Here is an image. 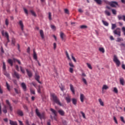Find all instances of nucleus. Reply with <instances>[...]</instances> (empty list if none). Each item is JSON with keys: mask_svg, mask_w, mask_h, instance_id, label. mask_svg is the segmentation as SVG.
Masks as SVG:
<instances>
[{"mask_svg": "<svg viewBox=\"0 0 125 125\" xmlns=\"http://www.w3.org/2000/svg\"><path fill=\"white\" fill-rule=\"evenodd\" d=\"M70 90H71V91H72V93L73 94H75V89L74 88V86L73 85V84H70Z\"/></svg>", "mask_w": 125, "mask_h": 125, "instance_id": "obj_14", "label": "nucleus"}, {"mask_svg": "<svg viewBox=\"0 0 125 125\" xmlns=\"http://www.w3.org/2000/svg\"><path fill=\"white\" fill-rule=\"evenodd\" d=\"M120 83L122 85H125V80H124V78H120Z\"/></svg>", "mask_w": 125, "mask_h": 125, "instance_id": "obj_21", "label": "nucleus"}, {"mask_svg": "<svg viewBox=\"0 0 125 125\" xmlns=\"http://www.w3.org/2000/svg\"><path fill=\"white\" fill-rule=\"evenodd\" d=\"M4 75L7 76V78H9V77H10V75L7 72H5Z\"/></svg>", "mask_w": 125, "mask_h": 125, "instance_id": "obj_60", "label": "nucleus"}, {"mask_svg": "<svg viewBox=\"0 0 125 125\" xmlns=\"http://www.w3.org/2000/svg\"><path fill=\"white\" fill-rule=\"evenodd\" d=\"M30 12L33 16H34V17H37V14H36V12L34 11V10H31Z\"/></svg>", "mask_w": 125, "mask_h": 125, "instance_id": "obj_28", "label": "nucleus"}, {"mask_svg": "<svg viewBox=\"0 0 125 125\" xmlns=\"http://www.w3.org/2000/svg\"><path fill=\"white\" fill-rule=\"evenodd\" d=\"M6 103L8 105L6 106L7 108H8L10 111H12V110H13L12 106H11V104H10V103H9V101L7 100L6 101Z\"/></svg>", "mask_w": 125, "mask_h": 125, "instance_id": "obj_7", "label": "nucleus"}, {"mask_svg": "<svg viewBox=\"0 0 125 125\" xmlns=\"http://www.w3.org/2000/svg\"><path fill=\"white\" fill-rule=\"evenodd\" d=\"M6 86L7 87V89L10 91V85H9V84H8V83L6 82Z\"/></svg>", "mask_w": 125, "mask_h": 125, "instance_id": "obj_31", "label": "nucleus"}, {"mask_svg": "<svg viewBox=\"0 0 125 125\" xmlns=\"http://www.w3.org/2000/svg\"><path fill=\"white\" fill-rule=\"evenodd\" d=\"M9 122H10V125H18L17 124V122H16V121H13L10 120Z\"/></svg>", "mask_w": 125, "mask_h": 125, "instance_id": "obj_23", "label": "nucleus"}, {"mask_svg": "<svg viewBox=\"0 0 125 125\" xmlns=\"http://www.w3.org/2000/svg\"><path fill=\"white\" fill-rule=\"evenodd\" d=\"M13 61L14 62H17L19 65H21V62L19 60L14 58Z\"/></svg>", "mask_w": 125, "mask_h": 125, "instance_id": "obj_36", "label": "nucleus"}, {"mask_svg": "<svg viewBox=\"0 0 125 125\" xmlns=\"http://www.w3.org/2000/svg\"><path fill=\"white\" fill-rule=\"evenodd\" d=\"M37 91H38V93H41V86H39L38 88L37 89Z\"/></svg>", "mask_w": 125, "mask_h": 125, "instance_id": "obj_56", "label": "nucleus"}, {"mask_svg": "<svg viewBox=\"0 0 125 125\" xmlns=\"http://www.w3.org/2000/svg\"><path fill=\"white\" fill-rule=\"evenodd\" d=\"M12 44H13V45H15V39L12 40Z\"/></svg>", "mask_w": 125, "mask_h": 125, "instance_id": "obj_59", "label": "nucleus"}, {"mask_svg": "<svg viewBox=\"0 0 125 125\" xmlns=\"http://www.w3.org/2000/svg\"><path fill=\"white\" fill-rule=\"evenodd\" d=\"M69 65L70 66V67H71L70 68H74L75 67V65H74V64L72 62H69Z\"/></svg>", "mask_w": 125, "mask_h": 125, "instance_id": "obj_41", "label": "nucleus"}, {"mask_svg": "<svg viewBox=\"0 0 125 125\" xmlns=\"http://www.w3.org/2000/svg\"><path fill=\"white\" fill-rule=\"evenodd\" d=\"M113 92H115V93H118V92H119V91H118V89L117 88V87H114L113 88Z\"/></svg>", "mask_w": 125, "mask_h": 125, "instance_id": "obj_45", "label": "nucleus"}, {"mask_svg": "<svg viewBox=\"0 0 125 125\" xmlns=\"http://www.w3.org/2000/svg\"><path fill=\"white\" fill-rule=\"evenodd\" d=\"M21 71L22 72V74H25V70L23 69L22 66H20Z\"/></svg>", "mask_w": 125, "mask_h": 125, "instance_id": "obj_47", "label": "nucleus"}, {"mask_svg": "<svg viewBox=\"0 0 125 125\" xmlns=\"http://www.w3.org/2000/svg\"><path fill=\"white\" fill-rule=\"evenodd\" d=\"M112 30H114L115 28H117V25L116 24L112 23Z\"/></svg>", "mask_w": 125, "mask_h": 125, "instance_id": "obj_38", "label": "nucleus"}, {"mask_svg": "<svg viewBox=\"0 0 125 125\" xmlns=\"http://www.w3.org/2000/svg\"><path fill=\"white\" fill-rule=\"evenodd\" d=\"M65 99L68 103H70V102H71V97L70 96H67L66 97Z\"/></svg>", "mask_w": 125, "mask_h": 125, "instance_id": "obj_19", "label": "nucleus"}, {"mask_svg": "<svg viewBox=\"0 0 125 125\" xmlns=\"http://www.w3.org/2000/svg\"><path fill=\"white\" fill-rule=\"evenodd\" d=\"M13 77H15L17 79H20L19 74H18L16 71L14 72Z\"/></svg>", "mask_w": 125, "mask_h": 125, "instance_id": "obj_15", "label": "nucleus"}, {"mask_svg": "<svg viewBox=\"0 0 125 125\" xmlns=\"http://www.w3.org/2000/svg\"><path fill=\"white\" fill-rule=\"evenodd\" d=\"M122 41H123V39H122L120 38H117L116 42H122Z\"/></svg>", "mask_w": 125, "mask_h": 125, "instance_id": "obj_57", "label": "nucleus"}, {"mask_svg": "<svg viewBox=\"0 0 125 125\" xmlns=\"http://www.w3.org/2000/svg\"><path fill=\"white\" fill-rule=\"evenodd\" d=\"M117 18L119 20H123L125 22V15H118Z\"/></svg>", "mask_w": 125, "mask_h": 125, "instance_id": "obj_9", "label": "nucleus"}, {"mask_svg": "<svg viewBox=\"0 0 125 125\" xmlns=\"http://www.w3.org/2000/svg\"><path fill=\"white\" fill-rule=\"evenodd\" d=\"M1 34L6 38L8 41L7 42H9V35H8V33H7V32H4V30H2L1 31Z\"/></svg>", "mask_w": 125, "mask_h": 125, "instance_id": "obj_4", "label": "nucleus"}, {"mask_svg": "<svg viewBox=\"0 0 125 125\" xmlns=\"http://www.w3.org/2000/svg\"><path fill=\"white\" fill-rule=\"evenodd\" d=\"M82 81L85 84L87 85V82L86 81V80H85V79L83 78H82Z\"/></svg>", "mask_w": 125, "mask_h": 125, "instance_id": "obj_44", "label": "nucleus"}, {"mask_svg": "<svg viewBox=\"0 0 125 125\" xmlns=\"http://www.w3.org/2000/svg\"><path fill=\"white\" fill-rule=\"evenodd\" d=\"M60 37H61V38L62 39V41H64V39L65 37H66V36L65 35L64 33L61 32L60 33Z\"/></svg>", "mask_w": 125, "mask_h": 125, "instance_id": "obj_18", "label": "nucleus"}, {"mask_svg": "<svg viewBox=\"0 0 125 125\" xmlns=\"http://www.w3.org/2000/svg\"><path fill=\"white\" fill-rule=\"evenodd\" d=\"M40 34L42 39L43 40V39H44V34H43V31L42 30H40Z\"/></svg>", "mask_w": 125, "mask_h": 125, "instance_id": "obj_16", "label": "nucleus"}, {"mask_svg": "<svg viewBox=\"0 0 125 125\" xmlns=\"http://www.w3.org/2000/svg\"><path fill=\"white\" fill-rule=\"evenodd\" d=\"M71 57H72V60H73V61H74V62H77V60H76V58H74V56L73 55V54H71Z\"/></svg>", "mask_w": 125, "mask_h": 125, "instance_id": "obj_53", "label": "nucleus"}, {"mask_svg": "<svg viewBox=\"0 0 125 125\" xmlns=\"http://www.w3.org/2000/svg\"><path fill=\"white\" fill-rule=\"evenodd\" d=\"M81 114H82L83 117L84 119H85V114H84V113H83V111H81Z\"/></svg>", "mask_w": 125, "mask_h": 125, "instance_id": "obj_55", "label": "nucleus"}, {"mask_svg": "<svg viewBox=\"0 0 125 125\" xmlns=\"http://www.w3.org/2000/svg\"><path fill=\"white\" fill-rule=\"evenodd\" d=\"M33 58L35 60H37L38 59V56H37V53L35 51V49L33 50Z\"/></svg>", "mask_w": 125, "mask_h": 125, "instance_id": "obj_22", "label": "nucleus"}, {"mask_svg": "<svg viewBox=\"0 0 125 125\" xmlns=\"http://www.w3.org/2000/svg\"><path fill=\"white\" fill-rule=\"evenodd\" d=\"M19 24L21 26V28L22 31H24V25L23 24V22L22 21H19Z\"/></svg>", "mask_w": 125, "mask_h": 125, "instance_id": "obj_17", "label": "nucleus"}, {"mask_svg": "<svg viewBox=\"0 0 125 125\" xmlns=\"http://www.w3.org/2000/svg\"><path fill=\"white\" fill-rule=\"evenodd\" d=\"M121 47V49H124L125 50V44L124 43H122L121 44H120Z\"/></svg>", "mask_w": 125, "mask_h": 125, "instance_id": "obj_35", "label": "nucleus"}, {"mask_svg": "<svg viewBox=\"0 0 125 125\" xmlns=\"http://www.w3.org/2000/svg\"><path fill=\"white\" fill-rule=\"evenodd\" d=\"M113 61L118 67H120V65H121V62H120V60L118 59V57H117V55H114L113 56Z\"/></svg>", "mask_w": 125, "mask_h": 125, "instance_id": "obj_3", "label": "nucleus"}, {"mask_svg": "<svg viewBox=\"0 0 125 125\" xmlns=\"http://www.w3.org/2000/svg\"><path fill=\"white\" fill-rule=\"evenodd\" d=\"M97 4H99V5H101L102 4V0H94Z\"/></svg>", "mask_w": 125, "mask_h": 125, "instance_id": "obj_25", "label": "nucleus"}, {"mask_svg": "<svg viewBox=\"0 0 125 125\" xmlns=\"http://www.w3.org/2000/svg\"><path fill=\"white\" fill-rule=\"evenodd\" d=\"M86 65L89 69H90V70H92V67L91 66V65L90 64H89V63H87Z\"/></svg>", "mask_w": 125, "mask_h": 125, "instance_id": "obj_43", "label": "nucleus"}, {"mask_svg": "<svg viewBox=\"0 0 125 125\" xmlns=\"http://www.w3.org/2000/svg\"><path fill=\"white\" fill-rule=\"evenodd\" d=\"M2 111L4 114H6L7 113V106L6 105H4L3 109Z\"/></svg>", "mask_w": 125, "mask_h": 125, "instance_id": "obj_20", "label": "nucleus"}, {"mask_svg": "<svg viewBox=\"0 0 125 125\" xmlns=\"http://www.w3.org/2000/svg\"><path fill=\"white\" fill-rule=\"evenodd\" d=\"M35 79L36 81H37L38 83H42V82L40 81V79H41V77L40 76V75H38L37 73L35 74Z\"/></svg>", "mask_w": 125, "mask_h": 125, "instance_id": "obj_8", "label": "nucleus"}, {"mask_svg": "<svg viewBox=\"0 0 125 125\" xmlns=\"http://www.w3.org/2000/svg\"><path fill=\"white\" fill-rule=\"evenodd\" d=\"M113 120H114L115 124H118V121L117 120V118H116V117H113Z\"/></svg>", "mask_w": 125, "mask_h": 125, "instance_id": "obj_58", "label": "nucleus"}, {"mask_svg": "<svg viewBox=\"0 0 125 125\" xmlns=\"http://www.w3.org/2000/svg\"><path fill=\"white\" fill-rule=\"evenodd\" d=\"M35 112L37 116H38V117H39L41 120H42V119H44V113H42L41 114L38 108H36Z\"/></svg>", "mask_w": 125, "mask_h": 125, "instance_id": "obj_2", "label": "nucleus"}, {"mask_svg": "<svg viewBox=\"0 0 125 125\" xmlns=\"http://www.w3.org/2000/svg\"><path fill=\"white\" fill-rule=\"evenodd\" d=\"M118 2L116 1H111L109 2V5L111 6V7H116L118 6Z\"/></svg>", "mask_w": 125, "mask_h": 125, "instance_id": "obj_6", "label": "nucleus"}, {"mask_svg": "<svg viewBox=\"0 0 125 125\" xmlns=\"http://www.w3.org/2000/svg\"><path fill=\"white\" fill-rule=\"evenodd\" d=\"M120 119L121 120V121L123 122V123H124V124H125V119H124V117L121 116L120 117Z\"/></svg>", "mask_w": 125, "mask_h": 125, "instance_id": "obj_62", "label": "nucleus"}, {"mask_svg": "<svg viewBox=\"0 0 125 125\" xmlns=\"http://www.w3.org/2000/svg\"><path fill=\"white\" fill-rule=\"evenodd\" d=\"M99 102L101 106H104V102H103V101H102V99H99Z\"/></svg>", "mask_w": 125, "mask_h": 125, "instance_id": "obj_30", "label": "nucleus"}, {"mask_svg": "<svg viewBox=\"0 0 125 125\" xmlns=\"http://www.w3.org/2000/svg\"><path fill=\"white\" fill-rule=\"evenodd\" d=\"M84 99V95H83V94H80V100L81 101V102H83V100Z\"/></svg>", "mask_w": 125, "mask_h": 125, "instance_id": "obj_24", "label": "nucleus"}, {"mask_svg": "<svg viewBox=\"0 0 125 125\" xmlns=\"http://www.w3.org/2000/svg\"><path fill=\"white\" fill-rule=\"evenodd\" d=\"M17 113L19 116L21 117H23L24 116V113H23V111L20 109L17 110Z\"/></svg>", "mask_w": 125, "mask_h": 125, "instance_id": "obj_11", "label": "nucleus"}, {"mask_svg": "<svg viewBox=\"0 0 125 125\" xmlns=\"http://www.w3.org/2000/svg\"><path fill=\"white\" fill-rule=\"evenodd\" d=\"M15 68H16V70H17V71H19V66H18V65H16L15 66Z\"/></svg>", "mask_w": 125, "mask_h": 125, "instance_id": "obj_63", "label": "nucleus"}, {"mask_svg": "<svg viewBox=\"0 0 125 125\" xmlns=\"http://www.w3.org/2000/svg\"><path fill=\"white\" fill-rule=\"evenodd\" d=\"M73 67H70L69 68V72L70 73H73L74 72Z\"/></svg>", "mask_w": 125, "mask_h": 125, "instance_id": "obj_54", "label": "nucleus"}, {"mask_svg": "<svg viewBox=\"0 0 125 125\" xmlns=\"http://www.w3.org/2000/svg\"><path fill=\"white\" fill-rule=\"evenodd\" d=\"M5 22V25H6V26H8L9 24V21H8V19H6Z\"/></svg>", "mask_w": 125, "mask_h": 125, "instance_id": "obj_46", "label": "nucleus"}, {"mask_svg": "<svg viewBox=\"0 0 125 125\" xmlns=\"http://www.w3.org/2000/svg\"><path fill=\"white\" fill-rule=\"evenodd\" d=\"M8 63L11 65V66H13V62L12 61V60L9 59L8 60Z\"/></svg>", "mask_w": 125, "mask_h": 125, "instance_id": "obj_37", "label": "nucleus"}, {"mask_svg": "<svg viewBox=\"0 0 125 125\" xmlns=\"http://www.w3.org/2000/svg\"><path fill=\"white\" fill-rule=\"evenodd\" d=\"M109 89V86H108V85H104L103 87H102V91H103V90H106V89Z\"/></svg>", "mask_w": 125, "mask_h": 125, "instance_id": "obj_26", "label": "nucleus"}, {"mask_svg": "<svg viewBox=\"0 0 125 125\" xmlns=\"http://www.w3.org/2000/svg\"><path fill=\"white\" fill-rule=\"evenodd\" d=\"M3 70H6V66L5 65V62H3Z\"/></svg>", "mask_w": 125, "mask_h": 125, "instance_id": "obj_52", "label": "nucleus"}, {"mask_svg": "<svg viewBox=\"0 0 125 125\" xmlns=\"http://www.w3.org/2000/svg\"><path fill=\"white\" fill-rule=\"evenodd\" d=\"M102 23L104 24V26H106V27L109 26V23L104 20H102Z\"/></svg>", "mask_w": 125, "mask_h": 125, "instance_id": "obj_29", "label": "nucleus"}, {"mask_svg": "<svg viewBox=\"0 0 125 125\" xmlns=\"http://www.w3.org/2000/svg\"><path fill=\"white\" fill-rule=\"evenodd\" d=\"M65 54L66 55V57L68 60H71V58H70V56H69V53H68L67 51L65 52Z\"/></svg>", "mask_w": 125, "mask_h": 125, "instance_id": "obj_42", "label": "nucleus"}, {"mask_svg": "<svg viewBox=\"0 0 125 125\" xmlns=\"http://www.w3.org/2000/svg\"><path fill=\"white\" fill-rule=\"evenodd\" d=\"M30 92H31V94H34V95L36 94V92H35V90H34V89H31Z\"/></svg>", "mask_w": 125, "mask_h": 125, "instance_id": "obj_48", "label": "nucleus"}, {"mask_svg": "<svg viewBox=\"0 0 125 125\" xmlns=\"http://www.w3.org/2000/svg\"><path fill=\"white\" fill-rule=\"evenodd\" d=\"M99 51L102 52V53H104L105 52V49L103 47H100L99 49Z\"/></svg>", "mask_w": 125, "mask_h": 125, "instance_id": "obj_34", "label": "nucleus"}, {"mask_svg": "<svg viewBox=\"0 0 125 125\" xmlns=\"http://www.w3.org/2000/svg\"><path fill=\"white\" fill-rule=\"evenodd\" d=\"M26 71L29 78H32V77H33V73H32V71L28 70V69H26Z\"/></svg>", "mask_w": 125, "mask_h": 125, "instance_id": "obj_10", "label": "nucleus"}, {"mask_svg": "<svg viewBox=\"0 0 125 125\" xmlns=\"http://www.w3.org/2000/svg\"><path fill=\"white\" fill-rule=\"evenodd\" d=\"M72 103L74 105H77V99H72Z\"/></svg>", "mask_w": 125, "mask_h": 125, "instance_id": "obj_39", "label": "nucleus"}, {"mask_svg": "<svg viewBox=\"0 0 125 125\" xmlns=\"http://www.w3.org/2000/svg\"><path fill=\"white\" fill-rule=\"evenodd\" d=\"M104 13L105 15H107V16H110L111 15V13H110V12H109V11H108L107 10H106L104 11Z\"/></svg>", "mask_w": 125, "mask_h": 125, "instance_id": "obj_33", "label": "nucleus"}, {"mask_svg": "<svg viewBox=\"0 0 125 125\" xmlns=\"http://www.w3.org/2000/svg\"><path fill=\"white\" fill-rule=\"evenodd\" d=\"M113 34H114V35H117L119 37H121V29L120 28H117L114 30Z\"/></svg>", "mask_w": 125, "mask_h": 125, "instance_id": "obj_5", "label": "nucleus"}, {"mask_svg": "<svg viewBox=\"0 0 125 125\" xmlns=\"http://www.w3.org/2000/svg\"><path fill=\"white\" fill-rule=\"evenodd\" d=\"M64 12L65 13H66V14H69V10H68L67 9H65Z\"/></svg>", "mask_w": 125, "mask_h": 125, "instance_id": "obj_61", "label": "nucleus"}, {"mask_svg": "<svg viewBox=\"0 0 125 125\" xmlns=\"http://www.w3.org/2000/svg\"><path fill=\"white\" fill-rule=\"evenodd\" d=\"M111 11H112L113 14H114V15H116V14H117V11H116V10L112 9Z\"/></svg>", "mask_w": 125, "mask_h": 125, "instance_id": "obj_50", "label": "nucleus"}, {"mask_svg": "<svg viewBox=\"0 0 125 125\" xmlns=\"http://www.w3.org/2000/svg\"><path fill=\"white\" fill-rule=\"evenodd\" d=\"M80 28L81 29H86V28H87V26L86 25H83L80 26Z\"/></svg>", "mask_w": 125, "mask_h": 125, "instance_id": "obj_51", "label": "nucleus"}, {"mask_svg": "<svg viewBox=\"0 0 125 125\" xmlns=\"http://www.w3.org/2000/svg\"><path fill=\"white\" fill-rule=\"evenodd\" d=\"M51 12H49L48 13V18L50 21H51V20H52V18H51Z\"/></svg>", "mask_w": 125, "mask_h": 125, "instance_id": "obj_40", "label": "nucleus"}, {"mask_svg": "<svg viewBox=\"0 0 125 125\" xmlns=\"http://www.w3.org/2000/svg\"><path fill=\"white\" fill-rule=\"evenodd\" d=\"M51 97L55 103L56 104H58V105H59L60 106H62V104H61V103L60 102V101H59V99H58V98H57V96L55 95L54 93H51Z\"/></svg>", "mask_w": 125, "mask_h": 125, "instance_id": "obj_1", "label": "nucleus"}, {"mask_svg": "<svg viewBox=\"0 0 125 125\" xmlns=\"http://www.w3.org/2000/svg\"><path fill=\"white\" fill-rule=\"evenodd\" d=\"M23 10L26 15H28V14H29V13L28 12V10H27V9L24 8H23Z\"/></svg>", "mask_w": 125, "mask_h": 125, "instance_id": "obj_49", "label": "nucleus"}, {"mask_svg": "<svg viewBox=\"0 0 125 125\" xmlns=\"http://www.w3.org/2000/svg\"><path fill=\"white\" fill-rule=\"evenodd\" d=\"M58 112L59 114L61 115V116H65V111H64V110L62 109H59Z\"/></svg>", "mask_w": 125, "mask_h": 125, "instance_id": "obj_12", "label": "nucleus"}, {"mask_svg": "<svg viewBox=\"0 0 125 125\" xmlns=\"http://www.w3.org/2000/svg\"><path fill=\"white\" fill-rule=\"evenodd\" d=\"M14 90H15L16 93H17V94H19V93H21V91H20V89H19L15 88Z\"/></svg>", "mask_w": 125, "mask_h": 125, "instance_id": "obj_32", "label": "nucleus"}, {"mask_svg": "<svg viewBox=\"0 0 125 125\" xmlns=\"http://www.w3.org/2000/svg\"><path fill=\"white\" fill-rule=\"evenodd\" d=\"M21 85L22 88V89H23V91H26L27 86H26V84H25V83H21Z\"/></svg>", "mask_w": 125, "mask_h": 125, "instance_id": "obj_13", "label": "nucleus"}, {"mask_svg": "<svg viewBox=\"0 0 125 125\" xmlns=\"http://www.w3.org/2000/svg\"><path fill=\"white\" fill-rule=\"evenodd\" d=\"M50 111L52 112V113H53V114H54L55 116H57V112L53 108H51Z\"/></svg>", "mask_w": 125, "mask_h": 125, "instance_id": "obj_27", "label": "nucleus"}, {"mask_svg": "<svg viewBox=\"0 0 125 125\" xmlns=\"http://www.w3.org/2000/svg\"><path fill=\"white\" fill-rule=\"evenodd\" d=\"M25 124H26V125H30V123H29V120H26Z\"/></svg>", "mask_w": 125, "mask_h": 125, "instance_id": "obj_64", "label": "nucleus"}]
</instances>
